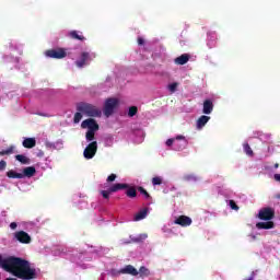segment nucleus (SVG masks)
Returning <instances> with one entry per match:
<instances>
[{
    "instance_id": "obj_1",
    "label": "nucleus",
    "mask_w": 280,
    "mask_h": 280,
    "mask_svg": "<svg viewBox=\"0 0 280 280\" xmlns=\"http://www.w3.org/2000/svg\"><path fill=\"white\" fill-rule=\"evenodd\" d=\"M0 268L5 270V272H10L13 277L21 280H34L38 279V273L36 272V268L32 267L30 260L25 258L9 256L3 258L0 255Z\"/></svg>"
},
{
    "instance_id": "obj_2",
    "label": "nucleus",
    "mask_w": 280,
    "mask_h": 280,
    "mask_svg": "<svg viewBox=\"0 0 280 280\" xmlns=\"http://www.w3.org/2000/svg\"><path fill=\"white\" fill-rule=\"evenodd\" d=\"M77 110L83 113L88 117H102V109L91 103H79L77 105Z\"/></svg>"
},
{
    "instance_id": "obj_3",
    "label": "nucleus",
    "mask_w": 280,
    "mask_h": 280,
    "mask_svg": "<svg viewBox=\"0 0 280 280\" xmlns=\"http://www.w3.org/2000/svg\"><path fill=\"white\" fill-rule=\"evenodd\" d=\"M45 57L62 60V58H67V50L65 48L48 49L45 51Z\"/></svg>"
},
{
    "instance_id": "obj_4",
    "label": "nucleus",
    "mask_w": 280,
    "mask_h": 280,
    "mask_svg": "<svg viewBox=\"0 0 280 280\" xmlns=\"http://www.w3.org/2000/svg\"><path fill=\"white\" fill-rule=\"evenodd\" d=\"M117 106H119V101L117 98H107L103 109L105 117H110V115L115 113Z\"/></svg>"
},
{
    "instance_id": "obj_5",
    "label": "nucleus",
    "mask_w": 280,
    "mask_h": 280,
    "mask_svg": "<svg viewBox=\"0 0 280 280\" xmlns=\"http://www.w3.org/2000/svg\"><path fill=\"white\" fill-rule=\"evenodd\" d=\"M166 145L168 148L174 145L175 150H183L187 147V140L184 138V136H177L175 139L171 138L166 140Z\"/></svg>"
},
{
    "instance_id": "obj_6",
    "label": "nucleus",
    "mask_w": 280,
    "mask_h": 280,
    "mask_svg": "<svg viewBox=\"0 0 280 280\" xmlns=\"http://www.w3.org/2000/svg\"><path fill=\"white\" fill-rule=\"evenodd\" d=\"M257 218L264 221L275 220V209L266 207L259 210Z\"/></svg>"
},
{
    "instance_id": "obj_7",
    "label": "nucleus",
    "mask_w": 280,
    "mask_h": 280,
    "mask_svg": "<svg viewBox=\"0 0 280 280\" xmlns=\"http://www.w3.org/2000/svg\"><path fill=\"white\" fill-rule=\"evenodd\" d=\"M95 154H97V141H93L90 144H88L83 151V156L84 159H88V160L93 159Z\"/></svg>"
},
{
    "instance_id": "obj_8",
    "label": "nucleus",
    "mask_w": 280,
    "mask_h": 280,
    "mask_svg": "<svg viewBox=\"0 0 280 280\" xmlns=\"http://www.w3.org/2000/svg\"><path fill=\"white\" fill-rule=\"evenodd\" d=\"M14 238L20 242V244H32V236L25 231H18L14 233Z\"/></svg>"
},
{
    "instance_id": "obj_9",
    "label": "nucleus",
    "mask_w": 280,
    "mask_h": 280,
    "mask_svg": "<svg viewBox=\"0 0 280 280\" xmlns=\"http://www.w3.org/2000/svg\"><path fill=\"white\" fill-rule=\"evenodd\" d=\"M81 128H83V129L88 128L90 131L97 132V130H100V125L97 124V121H95V119L88 118L82 121Z\"/></svg>"
},
{
    "instance_id": "obj_10",
    "label": "nucleus",
    "mask_w": 280,
    "mask_h": 280,
    "mask_svg": "<svg viewBox=\"0 0 280 280\" xmlns=\"http://www.w3.org/2000/svg\"><path fill=\"white\" fill-rule=\"evenodd\" d=\"M120 275H131V277L139 276V270L135 268L132 265H127L122 269L119 270Z\"/></svg>"
},
{
    "instance_id": "obj_11",
    "label": "nucleus",
    "mask_w": 280,
    "mask_h": 280,
    "mask_svg": "<svg viewBox=\"0 0 280 280\" xmlns=\"http://www.w3.org/2000/svg\"><path fill=\"white\" fill-rule=\"evenodd\" d=\"M191 218L187 217V215H179L176 220H175V224H178L179 226H191Z\"/></svg>"
},
{
    "instance_id": "obj_12",
    "label": "nucleus",
    "mask_w": 280,
    "mask_h": 280,
    "mask_svg": "<svg viewBox=\"0 0 280 280\" xmlns=\"http://www.w3.org/2000/svg\"><path fill=\"white\" fill-rule=\"evenodd\" d=\"M89 60H91V55H89V52H82L80 60H77L75 65L79 69H82V67L89 65Z\"/></svg>"
},
{
    "instance_id": "obj_13",
    "label": "nucleus",
    "mask_w": 280,
    "mask_h": 280,
    "mask_svg": "<svg viewBox=\"0 0 280 280\" xmlns=\"http://www.w3.org/2000/svg\"><path fill=\"white\" fill-rule=\"evenodd\" d=\"M211 117L202 115L197 119V130H202L209 124Z\"/></svg>"
},
{
    "instance_id": "obj_14",
    "label": "nucleus",
    "mask_w": 280,
    "mask_h": 280,
    "mask_svg": "<svg viewBox=\"0 0 280 280\" xmlns=\"http://www.w3.org/2000/svg\"><path fill=\"white\" fill-rule=\"evenodd\" d=\"M202 113H203V115H211V113H213V101L206 100L203 102Z\"/></svg>"
},
{
    "instance_id": "obj_15",
    "label": "nucleus",
    "mask_w": 280,
    "mask_h": 280,
    "mask_svg": "<svg viewBox=\"0 0 280 280\" xmlns=\"http://www.w3.org/2000/svg\"><path fill=\"white\" fill-rule=\"evenodd\" d=\"M256 229L258 230H270V229H275V222L272 221H266V222H258L256 223Z\"/></svg>"
},
{
    "instance_id": "obj_16",
    "label": "nucleus",
    "mask_w": 280,
    "mask_h": 280,
    "mask_svg": "<svg viewBox=\"0 0 280 280\" xmlns=\"http://www.w3.org/2000/svg\"><path fill=\"white\" fill-rule=\"evenodd\" d=\"M189 58H191V56H189V54H183L182 56L177 57L174 59L175 65H187L189 62Z\"/></svg>"
},
{
    "instance_id": "obj_17",
    "label": "nucleus",
    "mask_w": 280,
    "mask_h": 280,
    "mask_svg": "<svg viewBox=\"0 0 280 280\" xmlns=\"http://www.w3.org/2000/svg\"><path fill=\"white\" fill-rule=\"evenodd\" d=\"M22 145L27 150H32V148H36V138H25L22 142Z\"/></svg>"
},
{
    "instance_id": "obj_18",
    "label": "nucleus",
    "mask_w": 280,
    "mask_h": 280,
    "mask_svg": "<svg viewBox=\"0 0 280 280\" xmlns=\"http://www.w3.org/2000/svg\"><path fill=\"white\" fill-rule=\"evenodd\" d=\"M148 208L141 209L133 218L135 222H140V220H145L148 218Z\"/></svg>"
},
{
    "instance_id": "obj_19",
    "label": "nucleus",
    "mask_w": 280,
    "mask_h": 280,
    "mask_svg": "<svg viewBox=\"0 0 280 280\" xmlns=\"http://www.w3.org/2000/svg\"><path fill=\"white\" fill-rule=\"evenodd\" d=\"M36 174V167L34 166H28V167H25L23 170V173H22V176H24V178H32V176H34Z\"/></svg>"
},
{
    "instance_id": "obj_20",
    "label": "nucleus",
    "mask_w": 280,
    "mask_h": 280,
    "mask_svg": "<svg viewBox=\"0 0 280 280\" xmlns=\"http://www.w3.org/2000/svg\"><path fill=\"white\" fill-rule=\"evenodd\" d=\"M69 36L73 39V40H86V37H84V35H82L81 32H78V31H71L69 33Z\"/></svg>"
},
{
    "instance_id": "obj_21",
    "label": "nucleus",
    "mask_w": 280,
    "mask_h": 280,
    "mask_svg": "<svg viewBox=\"0 0 280 280\" xmlns=\"http://www.w3.org/2000/svg\"><path fill=\"white\" fill-rule=\"evenodd\" d=\"M108 189L112 194H115L121 189H128V184H114Z\"/></svg>"
},
{
    "instance_id": "obj_22",
    "label": "nucleus",
    "mask_w": 280,
    "mask_h": 280,
    "mask_svg": "<svg viewBox=\"0 0 280 280\" xmlns=\"http://www.w3.org/2000/svg\"><path fill=\"white\" fill-rule=\"evenodd\" d=\"M148 240V234H140L138 236H130V242L133 244H141V242H145Z\"/></svg>"
},
{
    "instance_id": "obj_23",
    "label": "nucleus",
    "mask_w": 280,
    "mask_h": 280,
    "mask_svg": "<svg viewBox=\"0 0 280 280\" xmlns=\"http://www.w3.org/2000/svg\"><path fill=\"white\" fill-rule=\"evenodd\" d=\"M7 177L8 178H25V175L23 173H16L14 170H10L7 172Z\"/></svg>"
},
{
    "instance_id": "obj_24",
    "label": "nucleus",
    "mask_w": 280,
    "mask_h": 280,
    "mask_svg": "<svg viewBox=\"0 0 280 280\" xmlns=\"http://www.w3.org/2000/svg\"><path fill=\"white\" fill-rule=\"evenodd\" d=\"M15 160L19 161L22 165H30L31 160L30 158L23 155V154H18L15 155Z\"/></svg>"
},
{
    "instance_id": "obj_25",
    "label": "nucleus",
    "mask_w": 280,
    "mask_h": 280,
    "mask_svg": "<svg viewBox=\"0 0 280 280\" xmlns=\"http://www.w3.org/2000/svg\"><path fill=\"white\" fill-rule=\"evenodd\" d=\"M126 190V196L128 198H137V188L135 187H130V185H128V188H125Z\"/></svg>"
},
{
    "instance_id": "obj_26",
    "label": "nucleus",
    "mask_w": 280,
    "mask_h": 280,
    "mask_svg": "<svg viewBox=\"0 0 280 280\" xmlns=\"http://www.w3.org/2000/svg\"><path fill=\"white\" fill-rule=\"evenodd\" d=\"M138 275L140 276L141 279H145V277H150V269L147 267L142 266L140 267Z\"/></svg>"
},
{
    "instance_id": "obj_27",
    "label": "nucleus",
    "mask_w": 280,
    "mask_h": 280,
    "mask_svg": "<svg viewBox=\"0 0 280 280\" xmlns=\"http://www.w3.org/2000/svg\"><path fill=\"white\" fill-rule=\"evenodd\" d=\"M243 150L245 152V154H247V156H254V152H253V149L250 148V144H248V142H245L243 144Z\"/></svg>"
},
{
    "instance_id": "obj_28",
    "label": "nucleus",
    "mask_w": 280,
    "mask_h": 280,
    "mask_svg": "<svg viewBox=\"0 0 280 280\" xmlns=\"http://www.w3.org/2000/svg\"><path fill=\"white\" fill-rule=\"evenodd\" d=\"M14 153V147H10L7 150L0 151V156H5Z\"/></svg>"
},
{
    "instance_id": "obj_29",
    "label": "nucleus",
    "mask_w": 280,
    "mask_h": 280,
    "mask_svg": "<svg viewBox=\"0 0 280 280\" xmlns=\"http://www.w3.org/2000/svg\"><path fill=\"white\" fill-rule=\"evenodd\" d=\"M139 113V108L137 106H131L129 107L128 116L129 117H135Z\"/></svg>"
},
{
    "instance_id": "obj_30",
    "label": "nucleus",
    "mask_w": 280,
    "mask_h": 280,
    "mask_svg": "<svg viewBox=\"0 0 280 280\" xmlns=\"http://www.w3.org/2000/svg\"><path fill=\"white\" fill-rule=\"evenodd\" d=\"M86 141H93L95 139V131L88 130L85 133Z\"/></svg>"
},
{
    "instance_id": "obj_31",
    "label": "nucleus",
    "mask_w": 280,
    "mask_h": 280,
    "mask_svg": "<svg viewBox=\"0 0 280 280\" xmlns=\"http://www.w3.org/2000/svg\"><path fill=\"white\" fill-rule=\"evenodd\" d=\"M80 121H82V112L78 110L74 114L73 122L74 124H80Z\"/></svg>"
},
{
    "instance_id": "obj_32",
    "label": "nucleus",
    "mask_w": 280,
    "mask_h": 280,
    "mask_svg": "<svg viewBox=\"0 0 280 280\" xmlns=\"http://www.w3.org/2000/svg\"><path fill=\"white\" fill-rule=\"evenodd\" d=\"M138 191H140V194H142V196H144V198H147V200L151 198L150 192H148V190H145V188L140 186V187H138Z\"/></svg>"
},
{
    "instance_id": "obj_33",
    "label": "nucleus",
    "mask_w": 280,
    "mask_h": 280,
    "mask_svg": "<svg viewBox=\"0 0 280 280\" xmlns=\"http://www.w3.org/2000/svg\"><path fill=\"white\" fill-rule=\"evenodd\" d=\"M110 194L113 192L109 188L107 190H101V195L103 196V198H105V200H108L110 198Z\"/></svg>"
},
{
    "instance_id": "obj_34",
    "label": "nucleus",
    "mask_w": 280,
    "mask_h": 280,
    "mask_svg": "<svg viewBox=\"0 0 280 280\" xmlns=\"http://www.w3.org/2000/svg\"><path fill=\"white\" fill-rule=\"evenodd\" d=\"M152 185L156 186V185H163V178L156 176L152 178Z\"/></svg>"
},
{
    "instance_id": "obj_35",
    "label": "nucleus",
    "mask_w": 280,
    "mask_h": 280,
    "mask_svg": "<svg viewBox=\"0 0 280 280\" xmlns=\"http://www.w3.org/2000/svg\"><path fill=\"white\" fill-rule=\"evenodd\" d=\"M176 89H178V83L177 82L171 83L168 85V91H171V93H176Z\"/></svg>"
},
{
    "instance_id": "obj_36",
    "label": "nucleus",
    "mask_w": 280,
    "mask_h": 280,
    "mask_svg": "<svg viewBox=\"0 0 280 280\" xmlns=\"http://www.w3.org/2000/svg\"><path fill=\"white\" fill-rule=\"evenodd\" d=\"M184 180L190 182V180H198V178L196 177V175H185L184 176Z\"/></svg>"
},
{
    "instance_id": "obj_37",
    "label": "nucleus",
    "mask_w": 280,
    "mask_h": 280,
    "mask_svg": "<svg viewBox=\"0 0 280 280\" xmlns=\"http://www.w3.org/2000/svg\"><path fill=\"white\" fill-rule=\"evenodd\" d=\"M230 207H231V209H233L234 211H240V207L237 206V203H235L234 200H230Z\"/></svg>"
},
{
    "instance_id": "obj_38",
    "label": "nucleus",
    "mask_w": 280,
    "mask_h": 280,
    "mask_svg": "<svg viewBox=\"0 0 280 280\" xmlns=\"http://www.w3.org/2000/svg\"><path fill=\"white\" fill-rule=\"evenodd\" d=\"M8 167V162L5 160L0 161V172H3Z\"/></svg>"
},
{
    "instance_id": "obj_39",
    "label": "nucleus",
    "mask_w": 280,
    "mask_h": 280,
    "mask_svg": "<svg viewBox=\"0 0 280 280\" xmlns=\"http://www.w3.org/2000/svg\"><path fill=\"white\" fill-rule=\"evenodd\" d=\"M116 179H117V175L116 174H110L107 177V183H115Z\"/></svg>"
},
{
    "instance_id": "obj_40",
    "label": "nucleus",
    "mask_w": 280,
    "mask_h": 280,
    "mask_svg": "<svg viewBox=\"0 0 280 280\" xmlns=\"http://www.w3.org/2000/svg\"><path fill=\"white\" fill-rule=\"evenodd\" d=\"M46 148H49L50 150H56V144L54 142H46Z\"/></svg>"
},
{
    "instance_id": "obj_41",
    "label": "nucleus",
    "mask_w": 280,
    "mask_h": 280,
    "mask_svg": "<svg viewBox=\"0 0 280 280\" xmlns=\"http://www.w3.org/2000/svg\"><path fill=\"white\" fill-rule=\"evenodd\" d=\"M138 45H145V39H143V37H138Z\"/></svg>"
},
{
    "instance_id": "obj_42",
    "label": "nucleus",
    "mask_w": 280,
    "mask_h": 280,
    "mask_svg": "<svg viewBox=\"0 0 280 280\" xmlns=\"http://www.w3.org/2000/svg\"><path fill=\"white\" fill-rule=\"evenodd\" d=\"M16 226H19V224H16V222L10 223V229H11L12 231H16Z\"/></svg>"
},
{
    "instance_id": "obj_43",
    "label": "nucleus",
    "mask_w": 280,
    "mask_h": 280,
    "mask_svg": "<svg viewBox=\"0 0 280 280\" xmlns=\"http://www.w3.org/2000/svg\"><path fill=\"white\" fill-rule=\"evenodd\" d=\"M273 179H275L277 183H280V174H275V175H273Z\"/></svg>"
},
{
    "instance_id": "obj_44",
    "label": "nucleus",
    "mask_w": 280,
    "mask_h": 280,
    "mask_svg": "<svg viewBox=\"0 0 280 280\" xmlns=\"http://www.w3.org/2000/svg\"><path fill=\"white\" fill-rule=\"evenodd\" d=\"M208 46L210 47V49H212V47H215V44H212L211 42H209Z\"/></svg>"
},
{
    "instance_id": "obj_45",
    "label": "nucleus",
    "mask_w": 280,
    "mask_h": 280,
    "mask_svg": "<svg viewBox=\"0 0 280 280\" xmlns=\"http://www.w3.org/2000/svg\"><path fill=\"white\" fill-rule=\"evenodd\" d=\"M275 168H276V170L279 168V163H276V164H275Z\"/></svg>"
},
{
    "instance_id": "obj_46",
    "label": "nucleus",
    "mask_w": 280,
    "mask_h": 280,
    "mask_svg": "<svg viewBox=\"0 0 280 280\" xmlns=\"http://www.w3.org/2000/svg\"><path fill=\"white\" fill-rule=\"evenodd\" d=\"M277 198H280V195H278Z\"/></svg>"
},
{
    "instance_id": "obj_47",
    "label": "nucleus",
    "mask_w": 280,
    "mask_h": 280,
    "mask_svg": "<svg viewBox=\"0 0 280 280\" xmlns=\"http://www.w3.org/2000/svg\"><path fill=\"white\" fill-rule=\"evenodd\" d=\"M212 38H215V36H212Z\"/></svg>"
}]
</instances>
